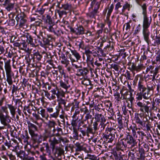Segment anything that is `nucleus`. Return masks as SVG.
I'll list each match as a JSON object with an SVG mask.
<instances>
[{
	"label": "nucleus",
	"instance_id": "f257e3e1",
	"mask_svg": "<svg viewBox=\"0 0 160 160\" xmlns=\"http://www.w3.org/2000/svg\"><path fill=\"white\" fill-rule=\"evenodd\" d=\"M10 59L7 60L5 58H2L0 57V69L3 71L4 73L3 67H4L6 72V81L9 85H11L13 83V78H14V74L12 70L11 65Z\"/></svg>",
	"mask_w": 160,
	"mask_h": 160
},
{
	"label": "nucleus",
	"instance_id": "f03ea898",
	"mask_svg": "<svg viewBox=\"0 0 160 160\" xmlns=\"http://www.w3.org/2000/svg\"><path fill=\"white\" fill-rule=\"evenodd\" d=\"M49 138L48 140L50 143V146L54 156L57 155L58 156H60L64 153V151L61 148L57 146L58 144L61 143V142H64V139L62 137H60L59 139L56 138L54 136L51 137L50 136H47Z\"/></svg>",
	"mask_w": 160,
	"mask_h": 160
},
{
	"label": "nucleus",
	"instance_id": "7ed1b4c3",
	"mask_svg": "<svg viewBox=\"0 0 160 160\" xmlns=\"http://www.w3.org/2000/svg\"><path fill=\"white\" fill-rule=\"evenodd\" d=\"M152 21L151 16L148 17V15L143 16L142 34L144 40L148 45L151 42L149 38L150 32L148 28L150 26Z\"/></svg>",
	"mask_w": 160,
	"mask_h": 160
},
{
	"label": "nucleus",
	"instance_id": "20e7f679",
	"mask_svg": "<svg viewBox=\"0 0 160 160\" xmlns=\"http://www.w3.org/2000/svg\"><path fill=\"white\" fill-rule=\"evenodd\" d=\"M121 142L117 144V147L121 150H123L124 148H132L137 146V142L135 139L131 135H127L126 138L121 140Z\"/></svg>",
	"mask_w": 160,
	"mask_h": 160
},
{
	"label": "nucleus",
	"instance_id": "39448f33",
	"mask_svg": "<svg viewBox=\"0 0 160 160\" xmlns=\"http://www.w3.org/2000/svg\"><path fill=\"white\" fill-rule=\"evenodd\" d=\"M100 3L96 0H92L89 12L87 13L88 17L91 18H95V17L99 13Z\"/></svg>",
	"mask_w": 160,
	"mask_h": 160
},
{
	"label": "nucleus",
	"instance_id": "423d86ee",
	"mask_svg": "<svg viewBox=\"0 0 160 160\" xmlns=\"http://www.w3.org/2000/svg\"><path fill=\"white\" fill-rule=\"evenodd\" d=\"M136 104L137 106L140 108V110H160L159 106H155V103L153 102L151 104L149 102H147V104L145 105L142 102L139 101H136Z\"/></svg>",
	"mask_w": 160,
	"mask_h": 160
},
{
	"label": "nucleus",
	"instance_id": "0eeeda50",
	"mask_svg": "<svg viewBox=\"0 0 160 160\" xmlns=\"http://www.w3.org/2000/svg\"><path fill=\"white\" fill-rule=\"evenodd\" d=\"M53 131V133H51L49 131H46L43 136V140L46 141L47 139H49V138L47 136L50 135L51 136V137L54 136L58 139H59L60 137H62L61 136V135L63 133L62 130L61 128H58L57 129H54Z\"/></svg>",
	"mask_w": 160,
	"mask_h": 160
},
{
	"label": "nucleus",
	"instance_id": "6e6552de",
	"mask_svg": "<svg viewBox=\"0 0 160 160\" xmlns=\"http://www.w3.org/2000/svg\"><path fill=\"white\" fill-rule=\"evenodd\" d=\"M17 25H18L19 27H22L25 26L27 22L26 16L23 12L18 13L15 18Z\"/></svg>",
	"mask_w": 160,
	"mask_h": 160
},
{
	"label": "nucleus",
	"instance_id": "1a4fd4ad",
	"mask_svg": "<svg viewBox=\"0 0 160 160\" xmlns=\"http://www.w3.org/2000/svg\"><path fill=\"white\" fill-rule=\"evenodd\" d=\"M28 127L29 133L32 138L34 140H36L38 134L35 133V131L38 130L37 127L34 124L29 122H28Z\"/></svg>",
	"mask_w": 160,
	"mask_h": 160
},
{
	"label": "nucleus",
	"instance_id": "9d476101",
	"mask_svg": "<svg viewBox=\"0 0 160 160\" xmlns=\"http://www.w3.org/2000/svg\"><path fill=\"white\" fill-rule=\"evenodd\" d=\"M108 130L110 132L109 134L104 135V137L107 139L108 142H111L113 141L115 138V134L118 137V134L116 133L115 130L112 128H108Z\"/></svg>",
	"mask_w": 160,
	"mask_h": 160
},
{
	"label": "nucleus",
	"instance_id": "9b49d317",
	"mask_svg": "<svg viewBox=\"0 0 160 160\" xmlns=\"http://www.w3.org/2000/svg\"><path fill=\"white\" fill-rule=\"evenodd\" d=\"M47 30L51 32H53L55 35L58 36L61 35V33L62 32L57 25L55 23L52 24L46 28Z\"/></svg>",
	"mask_w": 160,
	"mask_h": 160
},
{
	"label": "nucleus",
	"instance_id": "f8f14e48",
	"mask_svg": "<svg viewBox=\"0 0 160 160\" xmlns=\"http://www.w3.org/2000/svg\"><path fill=\"white\" fill-rule=\"evenodd\" d=\"M69 29L71 32L77 35H82L85 34V29L81 25L78 26L75 29L71 27L69 28Z\"/></svg>",
	"mask_w": 160,
	"mask_h": 160
},
{
	"label": "nucleus",
	"instance_id": "ddd939ff",
	"mask_svg": "<svg viewBox=\"0 0 160 160\" xmlns=\"http://www.w3.org/2000/svg\"><path fill=\"white\" fill-rule=\"evenodd\" d=\"M107 124H109V123L108 122L107 123L105 124L102 123V122H94L92 126L95 132L98 130H99V131L103 130L107 125Z\"/></svg>",
	"mask_w": 160,
	"mask_h": 160
},
{
	"label": "nucleus",
	"instance_id": "4468645a",
	"mask_svg": "<svg viewBox=\"0 0 160 160\" xmlns=\"http://www.w3.org/2000/svg\"><path fill=\"white\" fill-rule=\"evenodd\" d=\"M76 75L78 76H82L83 78L87 77V75L89 73L88 69L85 68L80 67L77 69Z\"/></svg>",
	"mask_w": 160,
	"mask_h": 160
},
{
	"label": "nucleus",
	"instance_id": "2eb2a0df",
	"mask_svg": "<svg viewBox=\"0 0 160 160\" xmlns=\"http://www.w3.org/2000/svg\"><path fill=\"white\" fill-rule=\"evenodd\" d=\"M132 95V92H127L125 93H122V99H125L126 102L129 101L132 103L134 99Z\"/></svg>",
	"mask_w": 160,
	"mask_h": 160
},
{
	"label": "nucleus",
	"instance_id": "dca6fc26",
	"mask_svg": "<svg viewBox=\"0 0 160 160\" xmlns=\"http://www.w3.org/2000/svg\"><path fill=\"white\" fill-rule=\"evenodd\" d=\"M43 19L46 25V26L45 27V28L46 29L50 26L55 23L54 21L49 15H47L46 18L44 19L43 18Z\"/></svg>",
	"mask_w": 160,
	"mask_h": 160
},
{
	"label": "nucleus",
	"instance_id": "f3484780",
	"mask_svg": "<svg viewBox=\"0 0 160 160\" xmlns=\"http://www.w3.org/2000/svg\"><path fill=\"white\" fill-rule=\"evenodd\" d=\"M93 131L92 128L90 126L87 127V129L86 131L82 130L81 128L80 129V131L82 133L83 136L87 135L88 137H89V134H93L95 133V132H93Z\"/></svg>",
	"mask_w": 160,
	"mask_h": 160
},
{
	"label": "nucleus",
	"instance_id": "a211bd4d",
	"mask_svg": "<svg viewBox=\"0 0 160 160\" xmlns=\"http://www.w3.org/2000/svg\"><path fill=\"white\" fill-rule=\"evenodd\" d=\"M136 101H139L142 100V98L145 99H148L150 97L146 92H138L136 95Z\"/></svg>",
	"mask_w": 160,
	"mask_h": 160
},
{
	"label": "nucleus",
	"instance_id": "6ab92c4d",
	"mask_svg": "<svg viewBox=\"0 0 160 160\" xmlns=\"http://www.w3.org/2000/svg\"><path fill=\"white\" fill-rule=\"evenodd\" d=\"M57 6L58 7L59 9H62L64 10L67 11L68 13L72 10V7L71 4L67 3L66 4H62V6L60 7V3H58Z\"/></svg>",
	"mask_w": 160,
	"mask_h": 160
},
{
	"label": "nucleus",
	"instance_id": "aec40b11",
	"mask_svg": "<svg viewBox=\"0 0 160 160\" xmlns=\"http://www.w3.org/2000/svg\"><path fill=\"white\" fill-rule=\"evenodd\" d=\"M147 88V90L145 92L150 97L151 95L150 92L153 91L155 88V86L153 82H149L146 83Z\"/></svg>",
	"mask_w": 160,
	"mask_h": 160
},
{
	"label": "nucleus",
	"instance_id": "412c9836",
	"mask_svg": "<svg viewBox=\"0 0 160 160\" xmlns=\"http://www.w3.org/2000/svg\"><path fill=\"white\" fill-rule=\"evenodd\" d=\"M147 89V88L144 85L142 81L140 80L138 82V90L140 92L145 93V91Z\"/></svg>",
	"mask_w": 160,
	"mask_h": 160
},
{
	"label": "nucleus",
	"instance_id": "4be33fe9",
	"mask_svg": "<svg viewBox=\"0 0 160 160\" xmlns=\"http://www.w3.org/2000/svg\"><path fill=\"white\" fill-rule=\"evenodd\" d=\"M0 151H6L8 149L10 148L12 146L10 143L8 142L7 140L5 143L0 144Z\"/></svg>",
	"mask_w": 160,
	"mask_h": 160
},
{
	"label": "nucleus",
	"instance_id": "5701e85b",
	"mask_svg": "<svg viewBox=\"0 0 160 160\" xmlns=\"http://www.w3.org/2000/svg\"><path fill=\"white\" fill-rule=\"evenodd\" d=\"M143 67H144L143 66L142 64H141L136 66L134 63H132L130 70L132 72L136 71L138 72L140 71Z\"/></svg>",
	"mask_w": 160,
	"mask_h": 160
},
{
	"label": "nucleus",
	"instance_id": "b1692460",
	"mask_svg": "<svg viewBox=\"0 0 160 160\" xmlns=\"http://www.w3.org/2000/svg\"><path fill=\"white\" fill-rule=\"evenodd\" d=\"M95 119L97 121L96 122H99L102 123H105L106 121V119L102 114H96L95 115Z\"/></svg>",
	"mask_w": 160,
	"mask_h": 160
},
{
	"label": "nucleus",
	"instance_id": "393cba45",
	"mask_svg": "<svg viewBox=\"0 0 160 160\" xmlns=\"http://www.w3.org/2000/svg\"><path fill=\"white\" fill-rule=\"evenodd\" d=\"M132 6L130 3L128 2H125V4L123 5L122 8L120 12V14H122L123 13L125 12L126 9H128V11H130V8H132Z\"/></svg>",
	"mask_w": 160,
	"mask_h": 160
},
{
	"label": "nucleus",
	"instance_id": "a878e982",
	"mask_svg": "<svg viewBox=\"0 0 160 160\" xmlns=\"http://www.w3.org/2000/svg\"><path fill=\"white\" fill-rule=\"evenodd\" d=\"M16 154L18 157L23 160H25L27 155L24 151L22 150H20L19 152H17Z\"/></svg>",
	"mask_w": 160,
	"mask_h": 160
},
{
	"label": "nucleus",
	"instance_id": "bb28decb",
	"mask_svg": "<svg viewBox=\"0 0 160 160\" xmlns=\"http://www.w3.org/2000/svg\"><path fill=\"white\" fill-rule=\"evenodd\" d=\"M75 145L77 148L76 149V151L80 152L82 151H85L86 150V148L79 142H77Z\"/></svg>",
	"mask_w": 160,
	"mask_h": 160
},
{
	"label": "nucleus",
	"instance_id": "cd10ccee",
	"mask_svg": "<svg viewBox=\"0 0 160 160\" xmlns=\"http://www.w3.org/2000/svg\"><path fill=\"white\" fill-rule=\"evenodd\" d=\"M26 37L27 38V42L28 43L30 44L32 47L35 46V44L33 42V39L29 34L27 33L26 35Z\"/></svg>",
	"mask_w": 160,
	"mask_h": 160
},
{
	"label": "nucleus",
	"instance_id": "c85d7f7f",
	"mask_svg": "<svg viewBox=\"0 0 160 160\" xmlns=\"http://www.w3.org/2000/svg\"><path fill=\"white\" fill-rule=\"evenodd\" d=\"M143 125L142 126L146 127L147 131L150 130H151V125L147 118H145V120L143 119Z\"/></svg>",
	"mask_w": 160,
	"mask_h": 160
},
{
	"label": "nucleus",
	"instance_id": "c756f323",
	"mask_svg": "<svg viewBox=\"0 0 160 160\" xmlns=\"http://www.w3.org/2000/svg\"><path fill=\"white\" fill-rule=\"evenodd\" d=\"M118 126L117 129L119 132H123L124 130L123 126L122 124V120L121 119H118Z\"/></svg>",
	"mask_w": 160,
	"mask_h": 160
},
{
	"label": "nucleus",
	"instance_id": "7c9ffc66",
	"mask_svg": "<svg viewBox=\"0 0 160 160\" xmlns=\"http://www.w3.org/2000/svg\"><path fill=\"white\" fill-rule=\"evenodd\" d=\"M140 6H141L142 10V14L143 16L148 15L147 12V4L146 3H144L140 5Z\"/></svg>",
	"mask_w": 160,
	"mask_h": 160
},
{
	"label": "nucleus",
	"instance_id": "2f4dec72",
	"mask_svg": "<svg viewBox=\"0 0 160 160\" xmlns=\"http://www.w3.org/2000/svg\"><path fill=\"white\" fill-rule=\"evenodd\" d=\"M85 159H89L90 160H99V158L96 155L90 154H88L86 156L85 158Z\"/></svg>",
	"mask_w": 160,
	"mask_h": 160
},
{
	"label": "nucleus",
	"instance_id": "473e14b6",
	"mask_svg": "<svg viewBox=\"0 0 160 160\" xmlns=\"http://www.w3.org/2000/svg\"><path fill=\"white\" fill-rule=\"evenodd\" d=\"M47 4H44L40 8L37 9L36 12L38 13L41 15H43L44 13L45 10L46 9L45 6L47 5Z\"/></svg>",
	"mask_w": 160,
	"mask_h": 160
},
{
	"label": "nucleus",
	"instance_id": "72a5a7b5",
	"mask_svg": "<svg viewBox=\"0 0 160 160\" xmlns=\"http://www.w3.org/2000/svg\"><path fill=\"white\" fill-rule=\"evenodd\" d=\"M93 48V47L90 46L85 49V53L86 55L92 54L94 53V50H91Z\"/></svg>",
	"mask_w": 160,
	"mask_h": 160
},
{
	"label": "nucleus",
	"instance_id": "f704fd0d",
	"mask_svg": "<svg viewBox=\"0 0 160 160\" xmlns=\"http://www.w3.org/2000/svg\"><path fill=\"white\" fill-rule=\"evenodd\" d=\"M86 77L84 78L83 79L82 81V84L86 86L90 85H92L91 81L89 79H87Z\"/></svg>",
	"mask_w": 160,
	"mask_h": 160
},
{
	"label": "nucleus",
	"instance_id": "c9c22d12",
	"mask_svg": "<svg viewBox=\"0 0 160 160\" xmlns=\"http://www.w3.org/2000/svg\"><path fill=\"white\" fill-rule=\"evenodd\" d=\"M71 105L69 104H67L66 105V103L63 104V105H59L58 106V109H62L63 110L64 109L65 110H69L70 109Z\"/></svg>",
	"mask_w": 160,
	"mask_h": 160
},
{
	"label": "nucleus",
	"instance_id": "e433bc0d",
	"mask_svg": "<svg viewBox=\"0 0 160 160\" xmlns=\"http://www.w3.org/2000/svg\"><path fill=\"white\" fill-rule=\"evenodd\" d=\"M62 9H60L59 10H57V12L58 13L60 18H62L64 15L66 16L68 13L67 11Z\"/></svg>",
	"mask_w": 160,
	"mask_h": 160
},
{
	"label": "nucleus",
	"instance_id": "4c0bfd02",
	"mask_svg": "<svg viewBox=\"0 0 160 160\" xmlns=\"http://www.w3.org/2000/svg\"><path fill=\"white\" fill-rule=\"evenodd\" d=\"M1 122L5 126L7 125L8 123L10 122V120L9 119V117L7 118H0Z\"/></svg>",
	"mask_w": 160,
	"mask_h": 160
},
{
	"label": "nucleus",
	"instance_id": "58836bf2",
	"mask_svg": "<svg viewBox=\"0 0 160 160\" xmlns=\"http://www.w3.org/2000/svg\"><path fill=\"white\" fill-rule=\"evenodd\" d=\"M59 82L60 86L66 89H67L70 86L69 85H68V83L67 81L65 82H63L62 80H61Z\"/></svg>",
	"mask_w": 160,
	"mask_h": 160
},
{
	"label": "nucleus",
	"instance_id": "ea45409f",
	"mask_svg": "<svg viewBox=\"0 0 160 160\" xmlns=\"http://www.w3.org/2000/svg\"><path fill=\"white\" fill-rule=\"evenodd\" d=\"M72 54L74 55L77 59V61L79 60L81 58V57L79 54L75 50H71Z\"/></svg>",
	"mask_w": 160,
	"mask_h": 160
},
{
	"label": "nucleus",
	"instance_id": "a19ab883",
	"mask_svg": "<svg viewBox=\"0 0 160 160\" xmlns=\"http://www.w3.org/2000/svg\"><path fill=\"white\" fill-rule=\"evenodd\" d=\"M7 111H0V118L8 117Z\"/></svg>",
	"mask_w": 160,
	"mask_h": 160
},
{
	"label": "nucleus",
	"instance_id": "79ce46f5",
	"mask_svg": "<svg viewBox=\"0 0 160 160\" xmlns=\"http://www.w3.org/2000/svg\"><path fill=\"white\" fill-rule=\"evenodd\" d=\"M102 64H104L103 61L101 58H99L98 60H96L94 62V64L98 67L102 66Z\"/></svg>",
	"mask_w": 160,
	"mask_h": 160
},
{
	"label": "nucleus",
	"instance_id": "37998d69",
	"mask_svg": "<svg viewBox=\"0 0 160 160\" xmlns=\"http://www.w3.org/2000/svg\"><path fill=\"white\" fill-rule=\"evenodd\" d=\"M34 58L38 61H40L42 58V56L38 52H36L34 54Z\"/></svg>",
	"mask_w": 160,
	"mask_h": 160
},
{
	"label": "nucleus",
	"instance_id": "c03bdc74",
	"mask_svg": "<svg viewBox=\"0 0 160 160\" xmlns=\"http://www.w3.org/2000/svg\"><path fill=\"white\" fill-rule=\"evenodd\" d=\"M122 6V5H121L120 2H118L115 5V10L116 11V13H119L120 14V12H121V11H120L119 10V8H121Z\"/></svg>",
	"mask_w": 160,
	"mask_h": 160
},
{
	"label": "nucleus",
	"instance_id": "a18cd8bd",
	"mask_svg": "<svg viewBox=\"0 0 160 160\" xmlns=\"http://www.w3.org/2000/svg\"><path fill=\"white\" fill-rule=\"evenodd\" d=\"M69 58L70 59L71 61L72 62V66L73 67H74L78 69L79 68V66H78L77 65L75 64L74 62H76V60L75 59H73L72 57L71 54L69 55Z\"/></svg>",
	"mask_w": 160,
	"mask_h": 160
},
{
	"label": "nucleus",
	"instance_id": "49530a36",
	"mask_svg": "<svg viewBox=\"0 0 160 160\" xmlns=\"http://www.w3.org/2000/svg\"><path fill=\"white\" fill-rule=\"evenodd\" d=\"M156 95L159 96V98H158L156 99L155 100V102L154 103H155V106H159V108H160V92H158Z\"/></svg>",
	"mask_w": 160,
	"mask_h": 160
},
{
	"label": "nucleus",
	"instance_id": "de8ad7c7",
	"mask_svg": "<svg viewBox=\"0 0 160 160\" xmlns=\"http://www.w3.org/2000/svg\"><path fill=\"white\" fill-rule=\"evenodd\" d=\"M134 149L132 150L131 151L129 152L128 153V156L130 159L132 160H133L135 159L134 155Z\"/></svg>",
	"mask_w": 160,
	"mask_h": 160
},
{
	"label": "nucleus",
	"instance_id": "09e8293b",
	"mask_svg": "<svg viewBox=\"0 0 160 160\" xmlns=\"http://www.w3.org/2000/svg\"><path fill=\"white\" fill-rule=\"evenodd\" d=\"M114 96L115 97V99L118 101H120L121 99H122V94H121V97L120 96V94L118 92H116L114 93Z\"/></svg>",
	"mask_w": 160,
	"mask_h": 160
},
{
	"label": "nucleus",
	"instance_id": "8fccbe9b",
	"mask_svg": "<svg viewBox=\"0 0 160 160\" xmlns=\"http://www.w3.org/2000/svg\"><path fill=\"white\" fill-rule=\"evenodd\" d=\"M61 63L62 64H65L66 67H67L69 64L70 61L65 57L62 59L61 61Z\"/></svg>",
	"mask_w": 160,
	"mask_h": 160
},
{
	"label": "nucleus",
	"instance_id": "3c124183",
	"mask_svg": "<svg viewBox=\"0 0 160 160\" xmlns=\"http://www.w3.org/2000/svg\"><path fill=\"white\" fill-rule=\"evenodd\" d=\"M78 104L79 102H75L73 103V104L71 105L70 107L72 106L71 110H74L76 109V110H77L78 108Z\"/></svg>",
	"mask_w": 160,
	"mask_h": 160
},
{
	"label": "nucleus",
	"instance_id": "603ef678",
	"mask_svg": "<svg viewBox=\"0 0 160 160\" xmlns=\"http://www.w3.org/2000/svg\"><path fill=\"white\" fill-rule=\"evenodd\" d=\"M114 8V5L112 4L109 7L108 11L107 14V18H109L111 15V14Z\"/></svg>",
	"mask_w": 160,
	"mask_h": 160
},
{
	"label": "nucleus",
	"instance_id": "864d4df0",
	"mask_svg": "<svg viewBox=\"0 0 160 160\" xmlns=\"http://www.w3.org/2000/svg\"><path fill=\"white\" fill-rule=\"evenodd\" d=\"M14 3H11L9 2L8 3V5L5 7V8L8 11H10L11 10H12L14 8Z\"/></svg>",
	"mask_w": 160,
	"mask_h": 160
},
{
	"label": "nucleus",
	"instance_id": "5fc2aeb1",
	"mask_svg": "<svg viewBox=\"0 0 160 160\" xmlns=\"http://www.w3.org/2000/svg\"><path fill=\"white\" fill-rule=\"evenodd\" d=\"M91 55L92 54L86 55L87 57V61L88 62H89L92 66H93V62L92 61L93 58L92 56Z\"/></svg>",
	"mask_w": 160,
	"mask_h": 160
},
{
	"label": "nucleus",
	"instance_id": "6e6d98bb",
	"mask_svg": "<svg viewBox=\"0 0 160 160\" xmlns=\"http://www.w3.org/2000/svg\"><path fill=\"white\" fill-rule=\"evenodd\" d=\"M132 21L131 20H130L128 22L126 23L124 25V26L126 25V30L127 32H129L130 31V29H131V26L130 24V23Z\"/></svg>",
	"mask_w": 160,
	"mask_h": 160
},
{
	"label": "nucleus",
	"instance_id": "4d7b16f0",
	"mask_svg": "<svg viewBox=\"0 0 160 160\" xmlns=\"http://www.w3.org/2000/svg\"><path fill=\"white\" fill-rule=\"evenodd\" d=\"M19 89L18 88V87L17 86H16L14 85H13L12 89V94L14 93L16 94L17 91Z\"/></svg>",
	"mask_w": 160,
	"mask_h": 160
},
{
	"label": "nucleus",
	"instance_id": "13d9d810",
	"mask_svg": "<svg viewBox=\"0 0 160 160\" xmlns=\"http://www.w3.org/2000/svg\"><path fill=\"white\" fill-rule=\"evenodd\" d=\"M42 145L44 146L46 148V150L47 153H50V150L49 149V144L48 142L43 143Z\"/></svg>",
	"mask_w": 160,
	"mask_h": 160
},
{
	"label": "nucleus",
	"instance_id": "bf43d9fd",
	"mask_svg": "<svg viewBox=\"0 0 160 160\" xmlns=\"http://www.w3.org/2000/svg\"><path fill=\"white\" fill-rule=\"evenodd\" d=\"M15 21L13 18H10L8 21V24L9 26H13L15 24Z\"/></svg>",
	"mask_w": 160,
	"mask_h": 160
},
{
	"label": "nucleus",
	"instance_id": "052dcab7",
	"mask_svg": "<svg viewBox=\"0 0 160 160\" xmlns=\"http://www.w3.org/2000/svg\"><path fill=\"white\" fill-rule=\"evenodd\" d=\"M57 90L58 89L56 88H54L52 90L51 92L52 93V94L56 95L57 97H58L59 96V94L58 93L59 91L58 90H57Z\"/></svg>",
	"mask_w": 160,
	"mask_h": 160
},
{
	"label": "nucleus",
	"instance_id": "680f3d73",
	"mask_svg": "<svg viewBox=\"0 0 160 160\" xmlns=\"http://www.w3.org/2000/svg\"><path fill=\"white\" fill-rule=\"evenodd\" d=\"M142 113L139 114L140 116L141 117L142 116H143L144 117H145L146 116H147L148 115V111H145V112H144V111H141Z\"/></svg>",
	"mask_w": 160,
	"mask_h": 160
},
{
	"label": "nucleus",
	"instance_id": "e2e57ef3",
	"mask_svg": "<svg viewBox=\"0 0 160 160\" xmlns=\"http://www.w3.org/2000/svg\"><path fill=\"white\" fill-rule=\"evenodd\" d=\"M131 74L130 72L128 71H127L126 74H125V77L126 78L129 80H131L132 79L131 76Z\"/></svg>",
	"mask_w": 160,
	"mask_h": 160
},
{
	"label": "nucleus",
	"instance_id": "0e129e2a",
	"mask_svg": "<svg viewBox=\"0 0 160 160\" xmlns=\"http://www.w3.org/2000/svg\"><path fill=\"white\" fill-rule=\"evenodd\" d=\"M138 80V78L136 77L134 80L133 81V82L132 83V85L133 86V88H136V87L137 86V81Z\"/></svg>",
	"mask_w": 160,
	"mask_h": 160
},
{
	"label": "nucleus",
	"instance_id": "69168bd1",
	"mask_svg": "<svg viewBox=\"0 0 160 160\" xmlns=\"http://www.w3.org/2000/svg\"><path fill=\"white\" fill-rule=\"evenodd\" d=\"M43 41L44 43V45H48L49 43V40L46 38L43 37Z\"/></svg>",
	"mask_w": 160,
	"mask_h": 160
},
{
	"label": "nucleus",
	"instance_id": "338daca9",
	"mask_svg": "<svg viewBox=\"0 0 160 160\" xmlns=\"http://www.w3.org/2000/svg\"><path fill=\"white\" fill-rule=\"evenodd\" d=\"M25 138L24 142H28V140L29 138V137L28 136V133L27 131H25V136H24Z\"/></svg>",
	"mask_w": 160,
	"mask_h": 160
},
{
	"label": "nucleus",
	"instance_id": "774afa93",
	"mask_svg": "<svg viewBox=\"0 0 160 160\" xmlns=\"http://www.w3.org/2000/svg\"><path fill=\"white\" fill-rule=\"evenodd\" d=\"M155 42L157 44L159 45L160 44V37L158 36H156V37L155 39Z\"/></svg>",
	"mask_w": 160,
	"mask_h": 160
}]
</instances>
